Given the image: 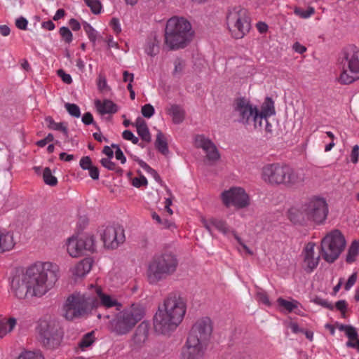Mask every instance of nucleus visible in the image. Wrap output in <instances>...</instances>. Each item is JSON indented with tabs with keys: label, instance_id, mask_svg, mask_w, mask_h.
Masks as SVG:
<instances>
[{
	"label": "nucleus",
	"instance_id": "10",
	"mask_svg": "<svg viewBox=\"0 0 359 359\" xmlns=\"http://www.w3.org/2000/svg\"><path fill=\"white\" fill-rule=\"evenodd\" d=\"M226 21L231 35L235 39H242L250 29L248 12L241 6H235L229 10Z\"/></svg>",
	"mask_w": 359,
	"mask_h": 359
},
{
	"label": "nucleus",
	"instance_id": "28",
	"mask_svg": "<svg viewBox=\"0 0 359 359\" xmlns=\"http://www.w3.org/2000/svg\"><path fill=\"white\" fill-rule=\"evenodd\" d=\"M144 49L145 53L151 57H154L158 53L159 41L156 34L151 35L148 37Z\"/></svg>",
	"mask_w": 359,
	"mask_h": 359
},
{
	"label": "nucleus",
	"instance_id": "11",
	"mask_svg": "<svg viewBox=\"0 0 359 359\" xmlns=\"http://www.w3.org/2000/svg\"><path fill=\"white\" fill-rule=\"evenodd\" d=\"M300 212L307 220L320 224L327 219L328 206L324 198L313 197L302 205Z\"/></svg>",
	"mask_w": 359,
	"mask_h": 359
},
{
	"label": "nucleus",
	"instance_id": "64",
	"mask_svg": "<svg viewBox=\"0 0 359 359\" xmlns=\"http://www.w3.org/2000/svg\"><path fill=\"white\" fill-rule=\"evenodd\" d=\"M88 170L89 171V175L90 176V177L92 179H93V180H98V178H99V170H98L97 167L93 165L91 168L88 169Z\"/></svg>",
	"mask_w": 359,
	"mask_h": 359
},
{
	"label": "nucleus",
	"instance_id": "58",
	"mask_svg": "<svg viewBox=\"0 0 359 359\" xmlns=\"http://www.w3.org/2000/svg\"><path fill=\"white\" fill-rule=\"evenodd\" d=\"M232 235L233 236L234 238L237 241V242L239 243L241 246L249 254L252 255V251L243 242L241 237L238 236V234L236 233V231H232Z\"/></svg>",
	"mask_w": 359,
	"mask_h": 359
},
{
	"label": "nucleus",
	"instance_id": "1",
	"mask_svg": "<svg viewBox=\"0 0 359 359\" xmlns=\"http://www.w3.org/2000/svg\"><path fill=\"white\" fill-rule=\"evenodd\" d=\"M59 272L60 269L56 264L37 262L29 266L22 276L13 279L12 292L20 299L33 297H41L57 281Z\"/></svg>",
	"mask_w": 359,
	"mask_h": 359
},
{
	"label": "nucleus",
	"instance_id": "46",
	"mask_svg": "<svg viewBox=\"0 0 359 359\" xmlns=\"http://www.w3.org/2000/svg\"><path fill=\"white\" fill-rule=\"evenodd\" d=\"M256 298L259 302L264 304L265 306H271V302L269 301V297H268L267 294L266 293V292H264L263 290L257 291V292L256 294Z\"/></svg>",
	"mask_w": 359,
	"mask_h": 359
},
{
	"label": "nucleus",
	"instance_id": "41",
	"mask_svg": "<svg viewBox=\"0 0 359 359\" xmlns=\"http://www.w3.org/2000/svg\"><path fill=\"white\" fill-rule=\"evenodd\" d=\"M44 182L50 186H55L57 184V178L52 175L49 168H46L43 172Z\"/></svg>",
	"mask_w": 359,
	"mask_h": 359
},
{
	"label": "nucleus",
	"instance_id": "63",
	"mask_svg": "<svg viewBox=\"0 0 359 359\" xmlns=\"http://www.w3.org/2000/svg\"><path fill=\"white\" fill-rule=\"evenodd\" d=\"M82 122L85 125H90L93 123V117L91 113L86 112L82 116Z\"/></svg>",
	"mask_w": 359,
	"mask_h": 359
},
{
	"label": "nucleus",
	"instance_id": "47",
	"mask_svg": "<svg viewBox=\"0 0 359 359\" xmlns=\"http://www.w3.org/2000/svg\"><path fill=\"white\" fill-rule=\"evenodd\" d=\"M154 108L150 104H146L142 107V114L145 118H151L154 114Z\"/></svg>",
	"mask_w": 359,
	"mask_h": 359
},
{
	"label": "nucleus",
	"instance_id": "54",
	"mask_svg": "<svg viewBox=\"0 0 359 359\" xmlns=\"http://www.w3.org/2000/svg\"><path fill=\"white\" fill-rule=\"evenodd\" d=\"M79 164L81 168L83 170H88L93 166L91 159L89 156L82 157L80 160Z\"/></svg>",
	"mask_w": 359,
	"mask_h": 359
},
{
	"label": "nucleus",
	"instance_id": "33",
	"mask_svg": "<svg viewBox=\"0 0 359 359\" xmlns=\"http://www.w3.org/2000/svg\"><path fill=\"white\" fill-rule=\"evenodd\" d=\"M155 147L163 155H166L169 152L167 140L161 131H158L156 134Z\"/></svg>",
	"mask_w": 359,
	"mask_h": 359
},
{
	"label": "nucleus",
	"instance_id": "43",
	"mask_svg": "<svg viewBox=\"0 0 359 359\" xmlns=\"http://www.w3.org/2000/svg\"><path fill=\"white\" fill-rule=\"evenodd\" d=\"M65 108L67 112L73 117L79 118L81 116V111L79 107L76 104L66 103Z\"/></svg>",
	"mask_w": 359,
	"mask_h": 359
},
{
	"label": "nucleus",
	"instance_id": "48",
	"mask_svg": "<svg viewBox=\"0 0 359 359\" xmlns=\"http://www.w3.org/2000/svg\"><path fill=\"white\" fill-rule=\"evenodd\" d=\"M270 116H266L265 118L263 119V124L264 123V131H265V136L267 138L271 137L273 133V126L269 122L268 118Z\"/></svg>",
	"mask_w": 359,
	"mask_h": 359
},
{
	"label": "nucleus",
	"instance_id": "12",
	"mask_svg": "<svg viewBox=\"0 0 359 359\" xmlns=\"http://www.w3.org/2000/svg\"><path fill=\"white\" fill-rule=\"evenodd\" d=\"M39 339L43 345L49 348L57 347L60 342V328L54 320H42L39 325Z\"/></svg>",
	"mask_w": 359,
	"mask_h": 359
},
{
	"label": "nucleus",
	"instance_id": "50",
	"mask_svg": "<svg viewBox=\"0 0 359 359\" xmlns=\"http://www.w3.org/2000/svg\"><path fill=\"white\" fill-rule=\"evenodd\" d=\"M122 136L123 139L131 141L133 144H136L139 142L138 137H135L130 130H124L123 132Z\"/></svg>",
	"mask_w": 359,
	"mask_h": 359
},
{
	"label": "nucleus",
	"instance_id": "4",
	"mask_svg": "<svg viewBox=\"0 0 359 359\" xmlns=\"http://www.w3.org/2000/svg\"><path fill=\"white\" fill-rule=\"evenodd\" d=\"M144 315L145 309L141 304H132L113 316L106 315L104 318L107 320L106 327L111 333L123 336L129 334Z\"/></svg>",
	"mask_w": 359,
	"mask_h": 359
},
{
	"label": "nucleus",
	"instance_id": "3",
	"mask_svg": "<svg viewBox=\"0 0 359 359\" xmlns=\"http://www.w3.org/2000/svg\"><path fill=\"white\" fill-rule=\"evenodd\" d=\"M186 310L183 298L175 294L168 296L154 317L155 332L166 334L175 330L182 321Z\"/></svg>",
	"mask_w": 359,
	"mask_h": 359
},
{
	"label": "nucleus",
	"instance_id": "61",
	"mask_svg": "<svg viewBox=\"0 0 359 359\" xmlns=\"http://www.w3.org/2000/svg\"><path fill=\"white\" fill-rule=\"evenodd\" d=\"M335 306L337 310L341 312L342 315L344 316L347 309V304L345 300H339L336 302Z\"/></svg>",
	"mask_w": 359,
	"mask_h": 359
},
{
	"label": "nucleus",
	"instance_id": "40",
	"mask_svg": "<svg viewBox=\"0 0 359 359\" xmlns=\"http://www.w3.org/2000/svg\"><path fill=\"white\" fill-rule=\"evenodd\" d=\"M17 359H43V356L39 351H24L18 355Z\"/></svg>",
	"mask_w": 359,
	"mask_h": 359
},
{
	"label": "nucleus",
	"instance_id": "53",
	"mask_svg": "<svg viewBox=\"0 0 359 359\" xmlns=\"http://www.w3.org/2000/svg\"><path fill=\"white\" fill-rule=\"evenodd\" d=\"M101 164L109 170H114L116 168V164L111 161L109 158H104L101 160Z\"/></svg>",
	"mask_w": 359,
	"mask_h": 359
},
{
	"label": "nucleus",
	"instance_id": "21",
	"mask_svg": "<svg viewBox=\"0 0 359 359\" xmlns=\"http://www.w3.org/2000/svg\"><path fill=\"white\" fill-rule=\"evenodd\" d=\"M315 243H308L302 252L304 256L303 268L308 273L312 272L319 263L320 256H315Z\"/></svg>",
	"mask_w": 359,
	"mask_h": 359
},
{
	"label": "nucleus",
	"instance_id": "59",
	"mask_svg": "<svg viewBox=\"0 0 359 359\" xmlns=\"http://www.w3.org/2000/svg\"><path fill=\"white\" fill-rule=\"evenodd\" d=\"M358 156H359V147L358 145H355L353 147L351 154V160L353 163H356L358 161Z\"/></svg>",
	"mask_w": 359,
	"mask_h": 359
},
{
	"label": "nucleus",
	"instance_id": "8",
	"mask_svg": "<svg viewBox=\"0 0 359 359\" xmlns=\"http://www.w3.org/2000/svg\"><path fill=\"white\" fill-rule=\"evenodd\" d=\"M341 72L339 81L343 84H349L359 79V48L350 46L344 51L341 60Z\"/></svg>",
	"mask_w": 359,
	"mask_h": 359
},
{
	"label": "nucleus",
	"instance_id": "62",
	"mask_svg": "<svg viewBox=\"0 0 359 359\" xmlns=\"http://www.w3.org/2000/svg\"><path fill=\"white\" fill-rule=\"evenodd\" d=\"M110 25L116 33L118 34L121 32V25L118 19L113 18L111 20Z\"/></svg>",
	"mask_w": 359,
	"mask_h": 359
},
{
	"label": "nucleus",
	"instance_id": "20",
	"mask_svg": "<svg viewBox=\"0 0 359 359\" xmlns=\"http://www.w3.org/2000/svg\"><path fill=\"white\" fill-rule=\"evenodd\" d=\"M90 294L98 302V306H102L106 308L116 307L117 310L122 308V304L118 300L106 293L102 292L100 287L90 285L89 288Z\"/></svg>",
	"mask_w": 359,
	"mask_h": 359
},
{
	"label": "nucleus",
	"instance_id": "38",
	"mask_svg": "<svg viewBox=\"0 0 359 359\" xmlns=\"http://www.w3.org/2000/svg\"><path fill=\"white\" fill-rule=\"evenodd\" d=\"M85 4L90 8L91 12L95 15L101 13L102 6L100 0H83Z\"/></svg>",
	"mask_w": 359,
	"mask_h": 359
},
{
	"label": "nucleus",
	"instance_id": "31",
	"mask_svg": "<svg viewBox=\"0 0 359 359\" xmlns=\"http://www.w3.org/2000/svg\"><path fill=\"white\" fill-rule=\"evenodd\" d=\"M167 112L172 117L174 123L179 124L184 121L185 112L180 106L172 104L167 109Z\"/></svg>",
	"mask_w": 359,
	"mask_h": 359
},
{
	"label": "nucleus",
	"instance_id": "34",
	"mask_svg": "<svg viewBox=\"0 0 359 359\" xmlns=\"http://www.w3.org/2000/svg\"><path fill=\"white\" fill-rule=\"evenodd\" d=\"M46 123H47L48 128L53 130H60L65 136H67L68 129L65 123H57L50 116L46 118Z\"/></svg>",
	"mask_w": 359,
	"mask_h": 359
},
{
	"label": "nucleus",
	"instance_id": "27",
	"mask_svg": "<svg viewBox=\"0 0 359 359\" xmlns=\"http://www.w3.org/2000/svg\"><path fill=\"white\" fill-rule=\"evenodd\" d=\"M15 245L13 235L9 232H0V254L11 251Z\"/></svg>",
	"mask_w": 359,
	"mask_h": 359
},
{
	"label": "nucleus",
	"instance_id": "32",
	"mask_svg": "<svg viewBox=\"0 0 359 359\" xmlns=\"http://www.w3.org/2000/svg\"><path fill=\"white\" fill-rule=\"evenodd\" d=\"M16 325V319L15 318H3L0 317V338L6 336L8 332H11Z\"/></svg>",
	"mask_w": 359,
	"mask_h": 359
},
{
	"label": "nucleus",
	"instance_id": "19",
	"mask_svg": "<svg viewBox=\"0 0 359 359\" xmlns=\"http://www.w3.org/2000/svg\"><path fill=\"white\" fill-rule=\"evenodd\" d=\"M194 144L197 148H201L204 151L206 159L210 163H213L219 159L220 154L215 144L204 135H196L194 139Z\"/></svg>",
	"mask_w": 359,
	"mask_h": 359
},
{
	"label": "nucleus",
	"instance_id": "16",
	"mask_svg": "<svg viewBox=\"0 0 359 359\" xmlns=\"http://www.w3.org/2000/svg\"><path fill=\"white\" fill-rule=\"evenodd\" d=\"M67 251L72 257L81 256L84 250L91 251L94 247L92 236H72L66 241Z\"/></svg>",
	"mask_w": 359,
	"mask_h": 359
},
{
	"label": "nucleus",
	"instance_id": "5",
	"mask_svg": "<svg viewBox=\"0 0 359 359\" xmlns=\"http://www.w3.org/2000/svg\"><path fill=\"white\" fill-rule=\"evenodd\" d=\"M164 36L167 48L175 50L185 48L191 41L194 31L187 19L175 16L167 21Z\"/></svg>",
	"mask_w": 359,
	"mask_h": 359
},
{
	"label": "nucleus",
	"instance_id": "18",
	"mask_svg": "<svg viewBox=\"0 0 359 359\" xmlns=\"http://www.w3.org/2000/svg\"><path fill=\"white\" fill-rule=\"evenodd\" d=\"M207 344L204 341L189 336L183 351L184 357L186 359L202 358L204 355Z\"/></svg>",
	"mask_w": 359,
	"mask_h": 359
},
{
	"label": "nucleus",
	"instance_id": "2",
	"mask_svg": "<svg viewBox=\"0 0 359 359\" xmlns=\"http://www.w3.org/2000/svg\"><path fill=\"white\" fill-rule=\"evenodd\" d=\"M275 114L274 102L269 97L264 99L260 107L244 97L236 98L232 104L234 122L245 127L253 126L255 130L262 129L263 119Z\"/></svg>",
	"mask_w": 359,
	"mask_h": 359
},
{
	"label": "nucleus",
	"instance_id": "23",
	"mask_svg": "<svg viewBox=\"0 0 359 359\" xmlns=\"http://www.w3.org/2000/svg\"><path fill=\"white\" fill-rule=\"evenodd\" d=\"M203 224L205 228L208 231L210 234H212V228H215L217 230L220 231L224 235H228L229 233H231L233 231H230L226 223L221 219L212 218L209 220H203Z\"/></svg>",
	"mask_w": 359,
	"mask_h": 359
},
{
	"label": "nucleus",
	"instance_id": "26",
	"mask_svg": "<svg viewBox=\"0 0 359 359\" xmlns=\"http://www.w3.org/2000/svg\"><path fill=\"white\" fill-rule=\"evenodd\" d=\"M149 325L146 321H142L136 328L133 337V341L137 345L144 344L148 338Z\"/></svg>",
	"mask_w": 359,
	"mask_h": 359
},
{
	"label": "nucleus",
	"instance_id": "9",
	"mask_svg": "<svg viewBox=\"0 0 359 359\" xmlns=\"http://www.w3.org/2000/svg\"><path fill=\"white\" fill-rule=\"evenodd\" d=\"M321 251L323 259L330 263L334 262L346 246V240L338 229L327 233L322 239Z\"/></svg>",
	"mask_w": 359,
	"mask_h": 359
},
{
	"label": "nucleus",
	"instance_id": "44",
	"mask_svg": "<svg viewBox=\"0 0 359 359\" xmlns=\"http://www.w3.org/2000/svg\"><path fill=\"white\" fill-rule=\"evenodd\" d=\"M59 33L62 40L67 43H70L73 40V35L70 29L67 27H62L60 29Z\"/></svg>",
	"mask_w": 359,
	"mask_h": 359
},
{
	"label": "nucleus",
	"instance_id": "51",
	"mask_svg": "<svg viewBox=\"0 0 359 359\" xmlns=\"http://www.w3.org/2000/svg\"><path fill=\"white\" fill-rule=\"evenodd\" d=\"M112 147L114 148H116L115 151V158L120 161L122 164H124L126 162V158L124 156L123 151L120 149V147L118 145L112 144Z\"/></svg>",
	"mask_w": 359,
	"mask_h": 359
},
{
	"label": "nucleus",
	"instance_id": "45",
	"mask_svg": "<svg viewBox=\"0 0 359 359\" xmlns=\"http://www.w3.org/2000/svg\"><path fill=\"white\" fill-rule=\"evenodd\" d=\"M184 67H185V61L182 59L177 58L174 61L173 74L179 75V74H182Z\"/></svg>",
	"mask_w": 359,
	"mask_h": 359
},
{
	"label": "nucleus",
	"instance_id": "42",
	"mask_svg": "<svg viewBox=\"0 0 359 359\" xmlns=\"http://www.w3.org/2000/svg\"><path fill=\"white\" fill-rule=\"evenodd\" d=\"M294 13L296 15L303 19H307L310 18L315 13V9L313 7H309L306 10H304L299 7H295Z\"/></svg>",
	"mask_w": 359,
	"mask_h": 359
},
{
	"label": "nucleus",
	"instance_id": "52",
	"mask_svg": "<svg viewBox=\"0 0 359 359\" xmlns=\"http://www.w3.org/2000/svg\"><path fill=\"white\" fill-rule=\"evenodd\" d=\"M346 337L348 338V341H353L355 339L358 337V334L354 327L350 325L346 332H345Z\"/></svg>",
	"mask_w": 359,
	"mask_h": 359
},
{
	"label": "nucleus",
	"instance_id": "24",
	"mask_svg": "<svg viewBox=\"0 0 359 359\" xmlns=\"http://www.w3.org/2000/svg\"><path fill=\"white\" fill-rule=\"evenodd\" d=\"M92 265L93 260L90 258H85L71 269L72 273L76 278L83 277L90 272Z\"/></svg>",
	"mask_w": 359,
	"mask_h": 359
},
{
	"label": "nucleus",
	"instance_id": "55",
	"mask_svg": "<svg viewBox=\"0 0 359 359\" xmlns=\"http://www.w3.org/2000/svg\"><path fill=\"white\" fill-rule=\"evenodd\" d=\"M57 75L61 78L62 81L67 84L72 83V79L70 74L65 73L62 69L57 71Z\"/></svg>",
	"mask_w": 359,
	"mask_h": 359
},
{
	"label": "nucleus",
	"instance_id": "57",
	"mask_svg": "<svg viewBox=\"0 0 359 359\" xmlns=\"http://www.w3.org/2000/svg\"><path fill=\"white\" fill-rule=\"evenodd\" d=\"M28 21L24 17L18 18L15 21L16 27L22 30H26L27 28Z\"/></svg>",
	"mask_w": 359,
	"mask_h": 359
},
{
	"label": "nucleus",
	"instance_id": "29",
	"mask_svg": "<svg viewBox=\"0 0 359 359\" xmlns=\"http://www.w3.org/2000/svg\"><path fill=\"white\" fill-rule=\"evenodd\" d=\"M277 302L278 306L280 307V310L283 312L291 313L294 311L295 313L299 314V313L297 311L299 306L301 305L300 303L295 300L292 299L291 301H288L284 299L282 297H279L277 299Z\"/></svg>",
	"mask_w": 359,
	"mask_h": 359
},
{
	"label": "nucleus",
	"instance_id": "39",
	"mask_svg": "<svg viewBox=\"0 0 359 359\" xmlns=\"http://www.w3.org/2000/svg\"><path fill=\"white\" fill-rule=\"evenodd\" d=\"M135 161H137L138 165L147 173L152 175L156 180H158L160 179L159 175H158L157 172L151 168L146 162H144L143 160L140 159L139 158H135Z\"/></svg>",
	"mask_w": 359,
	"mask_h": 359
},
{
	"label": "nucleus",
	"instance_id": "37",
	"mask_svg": "<svg viewBox=\"0 0 359 359\" xmlns=\"http://www.w3.org/2000/svg\"><path fill=\"white\" fill-rule=\"evenodd\" d=\"M83 28L89 40L95 44L98 35L97 32L87 22H83Z\"/></svg>",
	"mask_w": 359,
	"mask_h": 359
},
{
	"label": "nucleus",
	"instance_id": "49",
	"mask_svg": "<svg viewBox=\"0 0 359 359\" xmlns=\"http://www.w3.org/2000/svg\"><path fill=\"white\" fill-rule=\"evenodd\" d=\"M313 302L318 304L320 305L325 308L329 309L330 310H333L334 306L332 303L327 302L326 299H322L320 297H316L313 299Z\"/></svg>",
	"mask_w": 359,
	"mask_h": 359
},
{
	"label": "nucleus",
	"instance_id": "6",
	"mask_svg": "<svg viewBox=\"0 0 359 359\" xmlns=\"http://www.w3.org/2000/svg\"><path fill=\"white\" fill-rule=\"evenodd\" d=\"M178 260L171 253L155 255L148 263L146 276L149 284L156 285L172 275L177 270Z\"/></svg>",
	"mask_w": 359,
	"mask_h": 359
},
{
	"label": "nucleus",
	"instance_id": "22",
	"mask_svg": "<svg viewBox=\"0 0 359 359\" xmlns=\"http://www.w3.org/2000/svg\"><path fill=\"white\" fill-rule=\"evenodd\" d=\"M287 174L285 175V180L284 185L288 187H302L306 181L307 177L305 172L302 170H294L290 166L287 165Z\"/></svg>",
	"mask_w": 359,
	"mask_h": 359
},
{
	"label": "nucleus",
	"instance_id": "14",
	"mask_svg": "<svg viewBox=\"0 0 359 359\" xmlns=\"http://www.w3.org/2000/svg\"><path fill=\"white\" fill-rule=\"evenodd\" d=\"M222 198L226 207L234 206L243 208L249 205L250 198L245 191L241 187H232L222 194Z\"/></svg>",
	"mask_w": 359,
	"mask_h": 359
},
{
	"label": "nucleus",
	"instance_id": "25",
	"mask_svg": "<svg viewBox=\"0 0 359 359\" xmlns=\"http://www.w3.org/2000/svg\"><path fill=\"white\" fill-rule=\"evenodd\" d=\"M97 111L102 114H112L118 111V107L113 101L105 99L96 100L95 102Z\"/></svg>",
	"mask_w": 359,
	"mask_h": 359
},
{
	"label": "nucleus",
	"instance_id": "35",
	"mask_svg": "<svg viewBox=\"0 0 359 359\" xmlns=\"http://www.w3.org/2000/svg\"><path fill=\"white\" fill-rule=\"evenodd\" d=\"M95 341V332H90L85 334L79 341L78 346L81 351H86L92 346Z\"/></svg>",
	"mask_w": 359,
	"mask_h": 359
},
{
	"label": "nucleus",
	"instance_id": "13",
	"mask_svg": "<svg viewBox=\"0 0 359 359\" xmlns=\"http://www.w3.org/2000/svg\"><path fill=\"white\" fill-rule=\"evenodd\" d=\"M287 165L280 163H268L261 170L262 180L268 184H283L285 180Z\"/></svg>",
	"mask_w": 359,
	"mask_h": 359
},
{
	"label": "nucleus",
	"instance_id": "60",
	"mask_svg": "<svg viewBox=\"0 0 359 359\" xmlns=\"http://www.w3.org/2000/svg\"><path fill=\"white\" fill-rule=\"evenodd\" d=\"M357 279V276L355 273H353L348 279L347 282L345 284L344 289L346 290H349L353 285L355 283Z\"/></svg>",
	"mask_w": 359,
	"mask_h": 359
},
{
	"label": "nucleus",
	"instance_id": "15",
	"mask_svg": "<svg viewBox=\"0 0 359 359\" xmlns=\"http://www.w3.org/2000/svg\"><path fill=\"white\" fill-rule=\"evenodd\" d=\"M101 236L104 247L108 249H116L126 241L124 229L120 225L106 226Z\"/></svg>",
	"mask_w": 359,
	"mask_h": 359
},
{
	"label": "nucleus",
	"instance_id": "56",
	"mask_svg": "<svg viewBox=\"0 0 359 359\" xmlns=\"http://www.w3.org/2000/svg\"><path fill=\"white\" fill-rule=\"evenodd\" d=\"M147 184V180L144 176L140 177H135L133 180V185L135 187H140L142 186H146Z\"/></svg>",
	"mask_w": 359,
	"mask_h": 359
},
{
	"label": "nucleus",
	"instance_id": "36",
	"mask_svg": "<svg viewBox=\"0 0 359 359\" xmlns=\"http://www.w3.org/2000/svg\"><path fill=\"white\" fill-rule=\"evenodd\" d=\"M359 252V241H354L351 243L346 256V262L351 263L355 260V257Z\"/></svg>",
	"mask_w": 359,
	"mask_h": 359
},
{
	"label": "nucleus",
	"instance_id": "30",
	"mask_svg": "<svg viewBox=\"0 0 359 359\" xmlns=\"http://www.w3.org/2000/svg\"><path fill=\"white\" fill-rule=\"evenodd\" d=\"M134 126L136 127L137 133L142 140L149 142L151 141V135L145 121L139 117L136 119Z\"/></svg>",
	"mask_w": 359,
	"mask_h": 359
},
{
	"label": "nucleus",
	"instance_id": "17",
	"mask_svg": "<svg viewBox=\"0 0 359 359\" xmlns=\"http://www.w3.org/2000/svg\"><path fill=\"white\" fill-rule=\"evenodd\" d=\"M212 323L210 318L203 317L193 325L189 335L201 341L208 343L212 333Z\"/></svg>",
	"mask_w": 359,
	"mask_h": 359
},
{
	"label": "nucleus",
	"instance_id": "7",
	"mask_svg": "<svg viewBox=\"0 0 359 359\" xmlns=\"http://www.w3.org/2000/svg\"><path fill=\"white\" fill-rule=\"evenodd\" d=\"M98 307V302L88 292H74L66 299L63 306V316L68 320L83 318Z\"/></svg>",
	"mask_w": 359,
	"mask_h": 359
}]
</instances>
